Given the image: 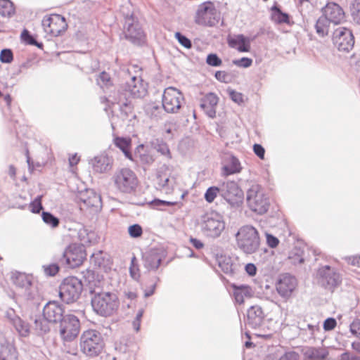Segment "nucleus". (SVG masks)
<instances>
[{"mask_svg":"<svg viewBox=\"0 0 360 360\" xmlns=\"http://www.w3.org/2000/svg\"><path fill=\"white\" fill-rule=\"evenodd\" d=\"M94 295L91 298V306L98 315L108 317L113 315L118 309L120 302L117 295L111 292H96L91 290Z\"/></svg>","mask_w":360,"mask_h":360,"instance_id":"obj_1","label":"nucleus"},{"mask_svg":"<svg viewBox=\"0 0 360 360\" xmlns=\"http://www.w3.org/2000/svg\"><path fill=\"white\" fill-rule=\"evenodd\" d=\"M237 248L246 255L256 252L260 246L258 231L251 225L241 226L235 235Z\"/></svg>","mask_w":360,"mask_h":360,"instance_id":"obj_2","label":"nucleus"},{"mask_svg":"<svg viewBox=\"0 0 360 360\" xmlns=\"http://www.w3.org/2000/svg\"><path fill=\"white\" fill-rule=\"evenodd\" d=\"M246 202L248 207L258 214H265L270 203L268 197L261 186L253 184L246 192Z\"/></svg>","mask_w":360,"mask_h":360,"instance_id":"obj_3","label":"nucleus"},{"mask_svg":"<svg viewBox=\"0 0 360 360\" xmlns=\"http://www.w3.org/2000/svg\"><path fill=\"white\" fill-rule=\"evenodd\" d=\"M118 92L119 98L116 99L117 102L121 106L128 107L129 104L128 102L129 97L142 98L146 94V89L141 77L133 76L129 81L126 82L124 86L119 89Z\"/></svg>","mask_w":360,"mask_h":360,"instance_id":"obj_4","label":"nucleus"},{"mask_svg":"<svg viewBox=\"0 0 360 360\" xmlns=\"http://www.w3.org/2000/svg\"><path fill=\"white\" fill-rule=\"evenodd\" d=\"M82 281L75 276L65 278L59 288V296L67 304L77 301L82 292Z\"/></svg>","mask_w":360,"mask_h":360,"instance_id":"obj_5","label":"nucleus"},{"mask_svg":"<svg viewBox=\"0 0 360 360\" xmlns=\"http://www.w3.org/2000/svg\"><path fill=\"white\" fill-rule=\"evenodd\" d=\"M115 188L120 192L130 193L136 190L138 179L136 174L128 168L117 170L112 176Z\"/></svg>","mask_w":360,"mask_h":360,"instance_id":"obj_6","label":"nucleus"},{"mask_svg":"<svg viewBox=\"0 0 360 360\" xmlns=\"http://www.w3.org/2000/svg\"><path fill=\"white\" fill-rule=\"evenodd\" d=\"M82 351L89 356L98 355L103 349V341L100 333L89 330L85 331L81 337Z\"/></svg>","mask_w":360,"mask_h":360,"instance_id":"obj_7","label":"nucleus"},{"mask_svg":"<svg viewBox=\"0 0 360 360\" xmlns=\"http://www.w3.org/2000/svg\"><path fill=\"white\" fill-rule=\"evenodd\" d=\"M200 227L203 233L207 236L217 238L224 230L225 223L220 215L216 213H210L202 217Z\"/></svg>","mask_w":360,"mask_h":360,"instance_id":"obj_8","label":"nucleus"},{"mask_svg":"<svg viewBox=\"0 0 360 360\" xmlns=\"http://www.w3.org/2000/svg\"><path fill=\"white\" fill-rule=\"evenodd\" d=\"M85 257L83 247L71 244L64 250L59 262L65 267L74 269L83 263Z\"/></svg>","mask_w":360,"mask_h":360,"instance_id":"obj_9","label":"nucleus"},{"mask_svg":"<svg viewBox=\"0 0 360 360\" xmlns=\"http://www.w3.org/2000/svg\"><path fill=\"white\" fill-rule=\"evenodd\" d=\"M124 34L126 39L132 44L141 46L145 43L146 35L139 21L131 15L125 18Z\"/></svg>","mask_w":360,"mask_h":360,"instance_id":"obj_10","label":"nucleus"},{"mask_svg":"<svg viewBox=\"0 0 360 360\" xmlns=\"http://www.w3.org/2000/svg\"><path fill=\"white\" fill-rule=\"evenodd\" d=\"M319 283L323 288L333 290L342 282V276L334 267L328 265L321 266L317 271Z\"/></svg>","mask_w":360,"mask_h":360,"instance_id":"obj_11","label":"nucleus"},{"mask_svg":"<svg viewBox=\"0 0 360 360\" xmlns=\"http://www.w3.org/2000/svg\"><path fill=\"white\" fill-rule=\"evenodd\" d=\"M79 329V321L75 315L66 314L60 322V335L64 341L73 340L78 335Z\"/></svg>","mask_w":360,"mask_h":360,"instance_id":"obj_12","label":"nucleus"},{"mask_svg":"<svg viewBox=\"0 0 360 360\" xmlns=\"http://www.w3.org/2000/svg\"><path fill=\"white\" fill-rule=\"evenodd\" d=\"M184 98L182 93L174 87H167L162 94V107L168 113H176L181 107Z\"/></svg>","mask_w":360,"mask_h":360,"instance_id":"obj_13","label":"nucleus"},{"mask_svg":"<svg viewBox=\"0 0 360 360\" xmlns=\"http://www.w3.org/2000/svg\"><path fill=\"white\" fill-rule=\"evenodd\" d=\"M221 197L231 207H238L241 203L243 191L238 184L233 181H228L219 184Z\"/></svg>","mask_w":360,"mask_h":360,"instance_id":"obj_14","label":"nucleus"},{"mask_svg":"<svg viewBox=\"0 0 360 360\" xmlns=\"http://www.w3.org/2000/svg\"><path fill=\"white\" fill-rule=\"evenodd\" d=\"M41 24L44 32L50 37H58L68 28L65 18L59 14L45 16Z\"/></svg>","mask_w":360,"mask_h":360,"instance_id":"obj_15","label":"nucleus"},{"mask_svg":"<svg viewBox=\"0 0 360 360\" xmlns=\"http://www.w3.org/2000/svg\"><path fill=\"white\" fill-rule=\"evenodd\" d=\"M333 41L340 51L349 52L354 44V37L349 29L340 27L333 34Z\"/></svg>","mask_w":360,"mask_h":360,"instance_id":"obj_16","label":"nucleus"},{"mask_svg":"<svg viewBox=\"0 0 360 360\" xmlns=\"http://www.w3.org/2000/svg\"><path fill=\"white\" fill-rule=\"evenodd\" d=\"M297 286L296 278L289 274H284L280 276L276 283V290L281 297L287 300L291 297Z\"/></svg>","mask_w":360,"mask_h":360,"instance_id":"obj_17","label":"nucleus"},{"mask_svg":"<svg viewBox=\"0 0 360 360\" xmlns=\"http://www.w3.org/2000/svg\"><path fill=\"white\" fill-rule=\"evenodd\" d=\"M219 16L213 4L210 2L203 4L197 12L195 22L199 25L214 26Z\"/></svg>","mask_w":360,"mask_h":360,"instance_id":"obj_18","label":"nucleus"},{"mask_svg":"<svg viewBox=\"0 0 360 360\" xmlns=\"http://www.w3.org/2000/svg\"><path fill=\"white\" fill-rule=\"evenodd\" d=\"M43 316L51 323L60 322L64 315V309L58 302H49L43 309Z\"/></svg>","mask_w":360,"mask_h":360,"instance_id":"obj_19","label":"nucleus"},{"mask_svg":"<svg viewBox=\"0 0 360 360\" xmlns=\"http://www.w3.org/2000/svg\"><path fill=\"white\" fill-rule=\"evenodd\" d=\"M323 17L328 20L329 22L340 24L343 21L345 13L342 8L337 4L330 2L322 8Z\"/></svg>","mask_w":360,"mask_h":360,"instance_id":"obj_20","label":"nucleus"},{"mask_svg":"<svg viewBox=\"0 0 360 360\" xmlns=\"http://www.w3.org/2000/svg\"><path fill=\"white\" fill-rule=\"evenodd\" d=\"M81 204L80 209L92 208L94 211H98L102 206L101 196L93 190H86L79 197Z\"/></svg>","mask_w":360,"mask_h":360,"instance_id":"obj_21","label":"nucleus"},{"mask_svg":"<svg viewBox=\"0 0 360 360\" xmlns=\"http://www.w3.org/2000/svg\"><path fill=\"white\" fill-rule=\"evenodd\" d=\"M164 257L163 252L157 249H151L143 254V266L148 270H156Z\"/></svg>","mask_w":360,"mask_h":360,"instance_id":"obj_22","label":"nucleus"},{"mask_svg":"<svg viewBox=\"0 0 360 360\" xmlns=\"http://www.w3.org/2000/svg\"><path fill=\"white\" fill-rule=\"evenodd\" d=\"M218 101L219 98L215 94L208 93L200 99V106L209 117L214 118Z\"/></svg>","mask_w":360,"mask_h":360,"instance_id":"obj_23","label":"nucleus"},{"mask_svg":"<svg viewBox=\"0 0 360 360\" xmlns=\"http://www.w3.org/2000/svg\"><path fill=\"white\" fill-rule=\"evenodd\" d=\"M264 314L261 307L252 306L248 310L247 324L252 328L259 327L263 323Z\"/></svg>","mask_w":360,"mask_h":360,"instance_id":"obj_24","label":"nucleus"},{"mask_svg":"<svg viewBox=\"0 0 360 360\" xmlns=\"http://www.w3.org/2000/svg\"><path fill=\"white\" fill-rule=\"evenodd\" d=\"M299 354L294 351L284 352L282 347H275L264 360H299Z\"/></svg>","mask_w":360,"mask_h":360,"instance_id":"obj_25","label":"nucleus"},{"mask_svg":"<svg viewBox=\"0 0 360 360\" xmlns=\"http://www.w3.org/2000/svg\"><path fill=\"white\" fill-rule=\"evenodd\" d=\"M228 44L230 47L236 49L240 52H248L250 49V40L243 34L234 35L228 38Z\"/></svg>","mask_w":360,"mask_h":360,"instance_id":"obj_26","label":"nucleus"},{"mask_svg":"<svg viewBox=\"0 0 360 360\" xmlns=\"http://www.w3.org/2000/svg\"><path fill=\"white\" fill-rule=\"evenodd\" d=\"M222 169L225 175H230L240 172L242 167L236 157L228 155L224 158Z\"/></svg>","mask_w":360,"mask_h":360,"instance_id":"obj_27","label":"nucleus"},{"mask_svg":"<svg viewBox=\"0 0 360 360\" xmlns=\"http://www.w3.org/2000/svg\"><path fill=\"white\" fill-rule=\"evenodd\" d=\"M91 164L95 172L103 173L111 167V159L106 155H99L91 160Z\"/></svg>","mask_w":360,"mask_h":360,"instance_id":"obj_28","label":"nucleus"},{"mask_svg":"<svg viewBox=\"0 0 360 360\" xmlns=\"http://www.w3.org/2000/svg\"><path fill=\"white\" fill-rule=\"evenodd\" d=\"M218 264L221 270L226 274L232 276L238 269V264L233 262L229 257L221 256L218 258Z\"/></svg>","mask_w":360,"mask_h":360,"instance_id":"obj_29","label":"nucleus"},{"mask_svg":"<svg viewBox=\"0 0 360 360\" xmlns=\"http://www.w3.org/2000/svg\"><path fill=\"white\" fill-rule=\"evenodd\" d=\"M135 155L142 165H150L155 161V157L152 151L143 144L138 146L135 151Z\"/></svg>","mask_w":360,"mask_h":360,"instance_id":"obj_30","label":"nucleus"},{"mask_svg":"<svg viewBox=\"0 0 360 360\" xmlns=\"http://www.w3.org/2000/svg\"><path fill=\"white\" fill-rule=\"evenodd\" d=\"M233 296L236 302L242 304L244 302L245 297H250L252 294V290L248 285H233Z\"/></svg>","mask_w":360,"mask_h":360,"instance_id":"obj_31","label":"nucleus"},{"mask_svg":"<svg viewBox=\"0 0 360 360\" xmlns=\"http://www.w3.org/2000/svg\"><path fill=\"white\" fill-rule=\"evenodd\" d=\"M152 148L168 160L172 158V155L167 144L162 139H156L151 141Z\"/></svg>","mask_w":360,"mask_h":360,"instance_id":"obj_32","label":"nucleus"},{"mask_svg":"<svg viewBox=\"0 0 360 360\" xmlns=\"http://www.w3.org/2000/svg\"><path fill=\"white\" fill-rule=\"evenodd\" d=\"M114 143L123 152L126 158L132 160L131 154L129 149L130 146L129 139L123 137H116L114 139Z\"/></svg>","mask_w":360,"mask_h":360,"instance_id":"obj_33","label":"nucleus"},{"mask_svg":"<svg viewBox=\"0 0 360 360\" xmlns=\"http://www.w3.org/2000/svg\"><path fill=\"white\" fill-rule=\"evenodd\" d=\"M15 13L13 4L10 0H0V15L3 17H11Z\"/></svg>","mask_w":360,"mask_h":360,"instance_id":"obj_34","label":"nucleus"},{"mask_svg":"<svg viewBox=\"0 0 360 360\" xmlns=\"http://www.w3.org/2000/svg\"><path fill=\"white\" fill-rule=\"evenodd\" d=\"M290 262L292 264H298L304 262V252L301 248H293L288 255V257Z\"/></svg>","mask_w":360,"mask_h":360,"instance_id":"obj_35","label":"nucleus"},{"mask_svg":"<svg viewBox=\"0 0 360 360\" xmlns=\"http://www.w3.org/2000/svg\"><path fill=\"white\" fill-rule=\"evenodd\" d=\"M329 22L327 19L324 18L323 16L320 17L315 25L316 32L317 34L323 37L328 33V26Z\"/></svg>","mask_w":360,"mask_h":360,"instance_id":"obj_36","label":"nucleus"},{"mask_svg":"<svg viewBox=\"0 0 360 360\" xmlns=\"http://www.w3.org/2000/svg\"><path fill=\"white\" fill-rule=\"evenodd\" d=\"M49 323L44 317H38L34 320V330L40 335L45 334L50 330Z\"/></svg>","mask_w":360,"mask_h":360,"instance_id":"obj_37","label":"nucleus"},{"mask_svg":"<svg viewBox=\"0 0 360 360\" xmlns=\"http://www.w3.org/2000/svg\"><path fill=\"white\" fill-rule=\"evenodd\" d=\"M13 325L21 336L26 337L30 333L29 325L20 318L13 320Z\"/></svg>","mask_w":360,"mask_h":360,"instance_id":"obj_38","label":"nucleus"},{"mask_svg":"<svg viewBox=\"0 0 360 360\" xmlns=\"http://www.w3.org/2000/svg\"><path fill=\"white\" fill-rule=\"evenodd\" d=\"M96 82L98 85H99L103 89H108L112 86V81L110 75L105 71L98 75Z\"/></svg>","mask_w":360,"mask_h":360,"instance_id":"obj_39","label":"nucleus"},{"mask_svg":"<svg viewBox=\"0 0 360 360\" xmlns=\"http://www.w3.org/2000/svg\"><path fill=\"white\" fill-rule=\"evenodd\" d=\"M272 19L277 23H287L289 21V15L283 13L276 6L272 7Z\"/></svg>","mask_w":360,"mask_h":360,"instance_id":"obj_40","label":"nucleus"},{"mask_svg":"<svg viewBox=\"0 0 360 360\" xmlns=\"http://www.w3.org/2000/svg\"><path fill=\"white\" fill-rule=\"evenodd\" d=\"M217 195L221 196L219 184L217 186L209 187L205 193L204 198L207 202L211 203Z\"/></svg>","mask_w":360,"mask_h":360,"instance_id":"obj_41","label":"nucleus"},{"mask_svg":"<svg viewBox=\"0 0 360 360\" xmlns=\"http://www.w3.org/2000/svg\"><path fill=\"white\" fill-rule=\"evenodd\" d=\"M350 13L352 20L360 25V0H353L350 4Z\"/></svg>","mask_w":360,"mask_h":360,"instance_id":"obj_42","label":"nucleus"},{"mask_svg":"<svg viewBox=\"0 0 360 360\" xmlns=\"http://www.w3.org/2000/svg\"><path fill=\"white\" fill-rule=\"evenodd\" d=\"M43 221L51 227L55 228L59 224V219L48 212H43L41 214Z\"/></svg>","mask_w":360,"mask_h":360,"instance_id":"obj_43","label":"nucleus"},{"mask_svg":"<svg viewBox=\"0 0 360 360\" xmlns=\"http://www.w3.org/2000/svg\"><path fill=\"white\" fill-rule=\"evenodd\" d=\"M313 6L309 0H299L298 8L302 15L309 13Z\"/></svg>","mask_w":360,"mask_h":360,"instance_id":"obj_44","label":"nucleus"},{"mask_svg":"<svg viewBox=\"0 0 360 360\" xmlns=\"http://www.w3.org/2000/svg\"><path fill=\"white\" fill-rule=\"evenodd\" d=\"M21 38L26 41L28 44L35 45L38 47L42 46L41 43H38L37 40L30 34L29 31L24 30L21 33Z\"/></svg>","mask_w":360,"mask_h":360,"instance_id":"obj_45","label":"nucleus"},{"mask_svg":"<svg viewBox=\"0 0 360 360\" xmlns=\"http://www.w3.org/2000/svg\"><path fill=\"white\" fill-rule=\"evenodd\" d=\"M13 60V52L11 49H3L0 53V60L4 63H10Z\"/></svg>","mask_w":360,"mask_h":360,"instance_id":"obj_46","label":"nucleus"},{"mask_svg":"<svg viewBox=\"0 0 360 360\" xmlns=\"http://www.w3.org/2000/svg\"><path fill=\"white\" fill-rule=\"evenodd\" d=\"M172 167L164 164L157 169L156 178H160L162 176L170 177Z\"/></svg>","mask_w":360,"mask_h":360,"instance_id":"obj_47","label":"nucleus"},{"mask_svg":"<svg viewBox=\"0 0 360 360\" xmlns=\"http://www.w3.org/2000/svg\"><path fill=\"white\" fill-rule=\"evenodd\" d=\"M128 233L131 238H136L141 236L143 233V229L139 224H135L129 226Z\"/></svg>","mask_w":360,"mask_h":360,"instance_id":"obj_48","label":"nucleus"},{"mask_svg":"<svg viewBox=\"0 0 360 360\" xmlns=\"http://www.w3.org/2000/svg\"><path fill=\"white\" fill-rule=\"evenodd\" d=\"M157 179V184L161 190H165L167 191L169 190L171 185L170 177L162 176Z\"/></svg>","mask_w":360,"mask_h":360,"instance_id":"obj_49","label":"nucleus"},{"mask_svg":"<svg viewBox=\"0 0 360 360\" xmlns=\"http://www.w3.org/2000/svg\"><path fill=\"white\" fill-rule=\"evenodd\" d=\"M207 63L213 67H219L221 65V60L215 53H210L207 56Z\"/></svg>","mask_w":360,"mask_h":360,"instance_id":"obj_50","label":"nucleus"},{"mask_svg":"<svg viewBox=\"0 0 360 360\" xmlns=\"http://www.w3.org/2000/svg\"><path fill=\"white\" fill-rule=\"evenodd\" d=\"M136 257H133L131 262V266L129 267V273L131 278L136 281H138L140 278L139 269L135 264Z\"/></svg>","mask_w":360,"mask_h":360,"instance_id":"obj_51","label":"nucleus"},{"mask_svg":"<svg viewBox=\"0 0 360 360\" xmlns=\"http://www.w3.org/2000/svg\"><path fill=\"white\" fill-rule=\"evenodd\" d=\"M229 95L231 98V99L238 104H241L243 103V94L241 93H239L238 91H236L235 90L229 89L227 90Z\"/></svg>","mask_w":360,"mask_h":360,"instance_id":"obj_52","label":"nucleus"},{"mask_svg":"<svg viewBox=\"0 0 360 360\" xmlns=\"http://www.w3.org/2000/svg\"><path fill=\"white\" fill-rule=\"evenodd\" d=\"M175 37L178 41L185 48L190 49L192 46L191 41L180 32H176Z\"/></svg>","mask_w":360,"mask_h":360,"instance_id":"obj_53","label":"nucleus"},{"mask_svg":"<svg viewBox=\"0 0 360 360\" xmlns=\"http://www.w3.org/2000/svg\"><path fill=\"white\" fill-rule=\"evenodd\" d=\"M350 332L360 339V319H356L349 326Z\"/></svg>","mask_w":360,"mask_h":360,"instance_id":"obj_54","label":"nucleus"},{"mask_svg":"<svg viewBox=\"0 0 360 360\" xmlns=\"http://www.w3.org/2000/svg\"><path fill=\"white\" fill-rule=\"evenodd\" d=\"M233 63L238 67L247 68L251 66L252 60L250 58L243 57L240 59L233 60Z\"/></svg>","mask_w":360,"mask_h":360,"instance_id":"obj_55","label":"nucleus"},{"mask_svg":"<svg viewBox=\"0 0 360 360\" xmlns=\"http://www.w3.org/2000/svg\"><path fill=\"white\" fill-rule=\"evenodd\" d=\"M41 196H37L34 201L30 203L31 211L33 213H39L42 210Z\"/></svg>","mask_w":360,"mask_h":360,"instance_id":"obj_56","label":"nucleus"},{"mask_svg":"<svg viewBox=\"0 0 360 360\" xmlns=\"http://www.w3.org/2000/svg\"><path fill=\"white\" fill-rule=\"evenodd\" d=\"M143 313H144V310L143 309H140L138 311V312L136 315V317L132 322L133 328L136 332L139 331V330H140L141 321V318L143 316Z\"/></svg>","mask_w":360,"mask_h":360,"instance_id":"obj_57","label":"nucleus"},{"mask_svg":"<svg viewBox=\"0 0 360 360\" xmlns=\"http://www.w3.org/2000/svg\"><path fill=\"white\" fill-rule=\"evenodd\" d=\"M44 272L47 276H53L59 271V266L56 264H52L48 266H44Z\"/></svg>","mask_w":360,"mask_h":360,"instance_id":"obj_58","label":"nucleus"},{"mask_svg":"<svg viewBox=\"0 0 360 360\" xmlns=\"http://www.w3.org/2000/svg\"><path fill=\"white\" fill-rule=\"evenodd\" d=\"M337 321L334 318H328L323 322V329L326 331H329L335 328Z\"/></svg>","mask_w":360,"mask_h":360,"instance_id":"obj_59","label":"nucleus"},{"mask_svg":"<svg viewBox=\"0 0 360 360\" xmlns=\"http://www.w3.org/2000/svg\"><path fill=\"white\" fill-rule=\"evenodd\" d=\"M266 243L270 248H274L278 246L279 240L276 236L270 233H266Z\"/></svg>","mask_w":360,"mask_h":360,"instance_id":"obj_60","label":"nucleus"},{"mask_svg":"<svg viewBox=\"0 0 360 360\" xmlns=\"http://www.w3.org/2000/svg\"><path fill=\"white\" fill-rule=\"evenodd\" d=\"M79 238L81 242L88 243L91 242L90 234L84 229H80L78 233Z\"/></svg>","mask_w":360,"mask_h":360,"instance_id":"obj_61","label":"nucleus"},{"mask_svg":"<svg viewBox=\"0 0 360 360\" xmlns=\"http://www.w3.org/2000/svg\"><path fill=\"white\" fill-rule=\"evenodd\" d=\"M253 150L260 159L264 158L265 150L262 145L255 143L253 146Z\"/></svg>","mask_w":360,"mask_h":360,"instance_id":"obj_62","label":"nucleus"},{"mask_svg":"<svg viewBox=\"0 0 360 360\" xmlns=\"http://www.w3.org/2000/svg\"><path fill=\"white\" fill-rule=\"evenodd\" d=\"M91 262L98 267H101L103 264V259L101 258V253L94 254L91 257Z\"/></svg>","mask_w":360,"mask_h":360,"instance_id":"obj_63","label":"nucleus"},{"mask_svg":"<svg viewBox=\"0 0 360 360\" xmlns=\"http://www.w3.org/2000/svg\"><path fill=\"white\" fill-rule=\"evenodd\" d=\"M340 360H360L357 356L350 355L348 352H345L341 354Z\"/></svg>","mask_w":360,"mask_h":360,"instance_id":"obj_64","label":"nucleus"}]
</instances>
